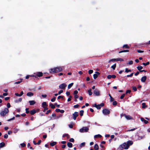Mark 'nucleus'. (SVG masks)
I'll return each mask as SVG.
<instances>
[{"instance_id":"1","label":"nucleus","mask_w":150,"mask_h":150,"mask_svg":"<svg viewBox=\"0 0 150 150\" xmlns=\"http://www.w3.org/2000/svg\"><path fill=\"white\" fill-rule=\"evenodd\" d=\"M62 71V68L60 67H54V68H51L50 69V73L52 74L56 73L59 72L61 71Z\"/></svg>"},{"instance_id":"2","label":"nucleus","mask_w":150,"mask_h":150,"mask_svg":"<svg viewBox=\"0 0 150 150\" xmlns=\"http://www.w3.org/2000/svg\"><path fill=\"white\" fill-rule=\"evenodd\" d=\"M9 112V110L7 108H5L4 110L1 111L0 112V114L2 116H4L6 115V114L8 113Z\"/></svg>"},{"instance_id":"3","label":"nucleus","mask_w":150,"mask_h":150,"mask_svg":"<svg viewBox=\"0 0 150 150\" xmlns=\"http://www.w3.org/2000/svg\"><path fill=\"white\" fill-rule=\"evenodd\" d=\"M89 128L87 127H83L82 128L80 129L79 132L81 133L87 132Z\"/></svg>"},{"instance_id":"4","label":"nucleus","mask_w":150,"mask_h":150,"mask_svg":"<svg viewBox=\"0 0 150 150\" xmlns=\"http://www.w3.org/2000/svg\"><path fill=\"white\" fill-rule=\"evenodd\" d=\"M102 112L105 115H107L110 114V111L109 110L105 108L103 110Z\"/></svg>"},{"instance_id":"5","label":"nucleus","mask_w":150,"mask_h":150,"mask_svg":"<svg viewBox=\"0 0 150 150\" xmlns=\"http://www.w3.org/2000/svg\"><path fill=\"white\" fill-rule=\"evenodd\" d=\"M78 116V112L76 111L74 112V113L72 114V116L73 119L74 120H76V117Z\"/></svg>"},{"instance_id":"6","label":"nucleus","mask_w":150,"mask_h":150,"mask_svg":"<svg viewBox=\"0 0 150 150\" xmlns=\"http://www.w3.org/2000/svg\"><path fill=\"white\" fill-rule=\"evenodd\" d=\"M133 144V142L132 141L129 140L127 141V143H126L127 144V147H126L127 149H128L129 146L132 145Z\"/></svg>"},{"instance_id":"7","label":"nucleus","mask_w":150,"mask_h":150,"mask_svg":"<svg viewBox=\"0 0 150 150\" xmlns=\"http://www.w3.org/2000/svg\"><path fill=\"white\" fill-rule=\"evenodd\" d=\"M67 86V85L65 83H63L60 84L59 86V88L62 89H65Z\"/></svg>"},{"instance_id":"8","label":"nucleus","mask_w":150,"mask_h":150,"mask_svg":"<svg viewBox=\"0 0 150 150\" xmlns=\"http://www.w3.org/2000/svg\"><path fill=\"white\" fill-rule=\"evenodd\" d=\"M43 74V73L42 72H37L35 75L36 78H37L38 77H40L42 76Z\"/></svg>"},{"instance_id":"9","label":"nucleus","mask_w":150,"mask_h":150,"mask_svg":"<svg viewBox=\"0 0 150 150\" xmlns=\"http://www.w3.org/2000/svg\"><path fill=\"white\" fill-rule=\"evenodd\" d=\"M93 93L96 96H99L100 95V91L97 89H96Z\"/></svg>"},{"instance_id":"10","label":"nucleus","mask_w":150,"mask_h":150,"mask_svg":"<svg viewBox=\"0 0 150 150\" xmlns=\"http://www.w3.org/2000/svg\"><path fill=\"white\" fill-rule=\"evenodd\" d=\"M127 144L126 143H123L122 144L120 145V146L121 147V148L122 149H127L126 147H127Z\"/></svg>"},{"instance_id":"11","label":"nucleus","mask_w":150,"mask_h":150,"mask_svg":"<svg viewBox=\"0 0 150 150\" xmlns=\"http://www.w3.org/2000/svg\"><path fill=\"white\" fill-rule=\"evenodd\" d=\"M104 106V103H101L100 105H97L96 108L97 109H100L101 108V107Z\"/></svg>"},{"instance_id":"12","label":"nucleus","mask_w":150,"mask_h":150,"mask_svg":"<svg viewBox=\"0 0 150 150\" xmlns=\"http://www.w3.org/2000/svg\"><path fill=\"white\" fill-rule=\"evenodd\" d=\"M96 74H94L93 75V78L94 79H96L98 76V75L100 74V73L98 71H96Z\"/></svg>"},{"instance_id":"13","label":"nucleus","mask_w":150,"mask_h":150,"mask_svg":"<svg viewBox=\"0 0 150 150\" xmlns=\"http://www.w3.org/2000/svg\"><path fill=\"white\" fill-rule=\"evenodd\" d=\"M37 112V110L35 109H33L30 111V113L31 115H33L35 113Z\"/></svg>"},{"instance_id":"14","label":"nucleus","mask_w":150,"mask_h":150,"mask_svg":"<svg viewBox=\"0 0 150 150\" xmlns=\"http://www.w3.org/2000/svg\"><path fill=\"white\" fill-rule=\"evenodd\" d=\"M146 76H144L141 78V81L142 82H144L146 80Z\"/></svg>"},{"instance_id":"15","label":"nucleus","mask_w":150,"mask_h":150,"mask_svg":"<svg viewBox=\"0 0 150 150\" xmlns=\"http://www.w3.org/2000/svg\"><path fill=\"white\" fill-rule=\"evenodd\" d=\"M122 48H123L124 49H129L130 47L128 45L125 44L124 45Z\"/></svg>"},{"instance_id":"16","label":"nucleus","mask_w":150,"mask_h":150,"mask_svg":"<svg viewBox=\"0 0 150 150\" xmlns=\"http://www.w3.org/2000/svg\"><path fill=\"white\" fill-rule=\"evenodd\" d=\"M125 117L127 120H132L133 119V117L129 115H126Z\"/></svg>"},{"instance_id":"17","label":"nucleus","mask_w":150,"mask_h":150,"mask_svg":"<svg viewBox=\"0 0 150 150\" xmlns=\"http://www.w3.org/2000/svg\"><path fill=\"white\" fill-rule=\"evenodd\" d=\"M29 103L30 105H34L36 103L33 100H30L29 101Z\"/></svg>"},{"instance_id":"18","label":"nucleus","mask_w":150,"mask_h":150,"mask_svg":"<svg viewBox=\"0 0 150 150\" xmlns=\"http://www.w3.org/2000/svg\"><path fill=\"white\" fill-rule=\"evenodd\" d=\"M34 94L31 92H29L27 93V96L29 97H31L33 96Z\"/></svg>"},{"instance_id":"19","label":"nucleus","mask_w":150,"mask_h":150,"mask_svg":"<svg viewBox=\"0 0 150 150\" xmlns=\"http://www.w3.org/2000/svg\"><path fill=\"white\" fill-rule=\"evenodd\" d=\"M48 105L47 104V103L45 102H43L42 103V106L43 108L47 107Z\"/></svg>"},{"instance_id":"20","label":"nucleus","mask_w":150,"mask_h":150,"mask_svg":"<svg viewBox=\"0 0 150 150\" xmlns=\"http://www.w3.org/2000/svg\"><path fill=\"white\" fill-rule=\"evenodd\" d=\"M57 144V142H51L50 143V145L52 146H53Z\"/></svg>"},{"instance_id":"21","label":"nucleus","mask_w":150,"mask_h":150,"mask_svg":"<svg viewBox=\"0 0 150 150\" xmlns=\"http://www.w3.org/2000/svg\"><path fill=\"white\" fill-rule=\"evenodd\" d=\"M67 146L70 148L72 147L73 146L72 144L70 142H68L67 143Z\"/></svg>"},{"instance_id":"22","label":"nucleus","mask_w":150,"mask_h":150,"mask_svg":"<svg viewBox=\"0 0 150 150\" xmlns=\"http://www.w3.org/2000/svg\"><path fill=\"white\" fill-rule=\"evenodd\" d=\"M128 50H124L119 52V53H121L124 52H129Z\"/></svg>"},{"instance_id":"23","label":"nucleus","mask_w":150,"mask_h":150,"mask_svg":"<svg viewBox=\"0 0 150 150\" xmlns=\"http://www.w3.org/2000/svg\"><path fill=\"white\" fill-rule=\"evenodd\" d=\"M94 149L95 150H98L99 147L97 144H96L94 146Z\"/></svg>"},{"instance_id":"24","label":"nucleus","mask_w":150,"mask_h":150,"mask_svg":"<svg viewBox=\"0 0 150 150\" xmlns=\"http://www.w3.org/2000/svg\"><path fill=\"white\" fill-rule=\"evenodd\" d=\"M5 143L4 142L0 143V148H2L5 146Z\"/></svg>"},{"instance_id":"25","label":"nucleus","mask_w":150,"mask_h":150,"mask_svg":"<svg viewBox=\"0 0 150 150\" xmlns=\"http://www.w3.org/2000/svg\"><path fill=\"white\" fill-rule=\"evenodd\" d=\"M91 91L92 90H91V89H90L88 91V94L89 96H91L92 94V93Z\"/></svg>"},{"instance_id":"26","label":"nucleus","mask_w":150,"mask_h":150,"mask_svg":"<svg viewBox=\"0 0 150 150\" xmlns=\"http://www.w3.org/2000/svg\"><path fill=\"white\" fill-rule=\"evenodd\" d=\"M101 137H102V136L101 135L99 134L96 135L94 136V137L95 138H98V137L101 138Z\"/></svg>"},{"instance_id":"27","label":"nucleus","mask_w":150,"mask_h":150,"mask_svg":"<svg viewBox=\"0 0 150 150\" xmlns=\"http://www.w3.org/2000/svg\"><path fill=\"white\" fill-rule=\"evenodd\" d=\"M74 83H72L68 85V88L70 89L73 85Z\"/></svg>"},{"instance_id":"28","label":"nucleus","mask_w":150,"mask_h":150,"mask_svg":"<svg viewBox=\"0 0 150 150\" xmlns=\"http://www.w3.org/2000/svg\"><path fill=\"white\" fill-rule=\"evenodd\" d=\"M50 106L51 107V108L52 109H54L55 108V106L52 103H50Z\"/></svg>"},{"instance_id":"29","label":"nucleus","mask_w":150,"mask_h":150,"mask_svg":"<svg viewBox=\"0 0 150 150\" xmlns=\"http://www.w3.org/2000/svg\"><path fill=\"white\" fill-rule=\"evenodd\" d=\"M137 68L140 71L142 70L141 69L143 68V67L141 66H139L137 67Z\"/></svg>"},{"instance_id":"30","label":"nucleus","mask_w":150,"mask_h":150,"mask_svg":"<svg viewBox=\"0 0 150 150\" xmlns=\"http://www.w3.org/2000/svg\"><path fill=\"white\" fill-rule=\"evenodd\" d=\"M67 137V138H68V139L70 137V136L68 134H64L62 136V137Z\"/></svg>"},{"instance_id":"31","label":"nucleus","mask_w":150,"mask_h":150,"mask_svg":"<svg viewBox=\"0 0 150 150\" xmlns=\"http://www.w3.org/2000/svg\"><path fill=\"white\" fill-rule=\"evenodd\" d=\"M84 113V111L83 110H81L80 111V115L81 116L83 115Z\"/></svg>"},{"instance_id":"32","label":"nucleus","mask_w":150,"mask_h":150,"mask_svg":"<svg viewBox=\"0 0 150 150\" xmlns=\"http://www.w3.org/2000/svg\"><path fill=\"white\" fill-rule=\"evenodd\" d=\"M116 67V64H115L111 67V68H112L113 70H115Z\"/></svg>"},{"instance_id":"33","label":"nucleus","mask_w":150,"mask_h":150,"mask_svg":"<svg viewBox=\"0 0 150 150\" xmlns=\"http://www.w3.org/2000/svg\"><path fill=\"white\" fill-rule=\"evenodd\" d=\"M85 142H83L80 144L79 146L81 147L82 146H85Z\"/></svg>"},{"instance_id":"34","label":"nucleus","mask_w":150,"mask_h":150,"mask_svg":"<svg viewBox=\"0 0 150 150\" xmlns=\"http://www.w3.org/2000/svg\"><path fill=\"white\" fill-rule=\"evenodd\" d=\"M23 79H20V81H18L16 82L15 83V84H18L20 83L21 82H22Z\"/></svg>"},{"instance_id":"35","label":"nucleus","mask_w":150,"mask_h":150,"mask_svg":"<svg viewBox=\"0 0 150 150\" xmlns=\"http://www.w3.org/2000/svg\"><path fill=\"white\" fill-rule=\"evenodd\" d=\"M115 61H116V59H113L110 60L109 61L108 63H110L111 62H113Z\"/></svg>"},{"instance_id":"36","label":"nucleus","mask_w":150,"mask_h":150,"mask_svg":"<svg viewBox=\"0 0 150 150\" xmlns=\"http://www.w3.org/2000/svg\"><path fill=\"white\" fill-rule=\"evenodd\" d=\"M142 108H145L146 107V103H143L142 104Z\"/></svg>"},{"instance_id":"37","label":"nucleus","mask_w":150,"mask_h":150,"mask_svg":"<svg viewBox=\"0 0 150 150\" xmlns=\"http://www.w3.org/2000/svg\"><path fill=\"white\" fill-rule=\"evenodd\" d=\"M142 64L144 66H146L149 65V62H146V63H142Z\"/></svg>"},{"instance_id":"38","label":"nucleus","mask_w":150,"mask_h":150,"mask_svg":"<svg viewBox=\"0 0 150 150\" xmlns=\"http://www.w3.org/2000/svg\"><path fill=\"white\" fill-rule=\"evenodd\" d=\"M116 61H124V59L122 58H117L116 59Z\"/></svg>"},{"instance_id":"39","label":"nucleus","mask_w":150,"mask_h":150,"mask_svg":"<svg viewBox=\"0 0 150 150\" xmlns=\"http://www.w3.org/2000/svg\"><path fill=\"white\" fill-rule=\"evenodd\" d=\"M18 131V129L16 128H14L13 132L14 133H16Z\"/></svg>"},{"instance_id":"40","label":"nucleus","mask_w":150,"mask_h":150,"mask_svg":"<svg viewBox=\"0 0 150 150\" xmlns=\"http://www.w3.org/2000/svg\"><path fill=\"white\" fill-rule=\"evenodd\" d=\"M117 104V102L116 101H113V102L112 103V105H113L114 106H116Z\"/></svg>"},{"instance_id":"41","label":"nucleus","mask_w":150,"mask_h":150,"mask_svg":"<svg viewBox=\"0 0 150 150\" xmlns=\"http://www.w3.org/2000/svg\"><path fill=\"white\" fill-rule=\"evenodd\" d=\"M131 71V69H128L127 68H126L125 69V72L127 73H128Z\"/></svg>"},{"instance_id":"42","label":"nucleus","mask_w":150,"mask_h":150,"mask_svg":"<svg viewBox=\"0 0 150 150\" xmlns=\"http://www.w3.org/2000/svg\"><path fill=\"white\" fill-rule=\"evenodd\" d=\"M57 98L58 99L62 98V99H63L64 98V96H60L58 97Z\"/></svg>"},{"instance_id":"43","label":"nucleus","mask_w":150,"mask_h":150,"mask_svg":"<svg viewBox=\"0 0 150 150\" xmlns=\"http://www.w3.org/2000/svg\"><path fill=\"white\" fill-rule=\"evenodd\" d=\"M56 100V97H53V98L51 99V100L52 102H54Z\"/></svg>"},{"instance_id":"44","label":"nucleus","mask_w":150,"mask_h":150,"mask_svg":"<svg viewBox=\"0 0 150 150\" xmlns=\"http://www.w3.org/2000/svg\"><path fill=\"white\" fill-rule=\"evenodd\" d=\"M132 90L134 91H137V88L135 86H132Z\"/></svg>"},{"instance_id":"45","label":"nucleus","mask_w":150,"mask_h":150,"mask_svg":"<svg viewBox=\"0 0 150 150\" xmlns=\"http://www.w3.org/2000/svg\"><path fill=\"white\" fill-rule=\"evenodd\" d=\"M69 141L70 142H74V140L73 138H71L69 139Z\"/></svg>"},{"instance_id":"46","label":"nucleus","mask_w":150,"mask_h":150,"mask_svg":"<svg viewBox=\"0 0 150 150\" xmlns=\"http://www.w3.org/2000/svg\"><path fill=\"white\" fill-rule=\"evenodd\" d=\"M93 72V71L92 70H89L88 71V73L90 74H92Z\"/></svg>"},{"instance_id":"47","label":"nucleus","mask_w":150,"mask_h":150,"mask_svg":"<svg viewBox=\"0 0 150 150\" xmlns=\"http://www.w3.org/2000/svg\"><path fill=\"white\" fill-rule=\"evenodd\" d=\"M133 74H134L133 73H132L131 74L129 75H127V77H132L133 76Z\"/></svg>"},{"instance_id":"48","label":"nucleus","mask_w":150,"mask_h":150,"mask_svg":"<svg viewBox=\"0 0 150 150\" xmlns=\"http://www.w3.org/2000/svg\"><path fill=\"white\" fill-rule=\"evenodd\" d=\"M22 98H20L18 99V100H16L15 101H16V103H17L18 102H21L22 101Z\"/></svg>"},{"instance_id":"49","label":"nucleus","mask_w":150,"mask_h":150,"mask_svg":"<svg viewBox=\"0 0 150 150\" xmlns=\"http://www.w3.org/2000/svg\"><path fill=\"white\" fill-rule=\"evenodd\" d=\"M29 109V108H26L25 109L26 113H28L30 112V111L28 110Z\"/></svg>"},{"instance_id":"50","label":"nucleus","mask_w":150,"mask_h":150,"mask_svg":"<svg viewBox=\"0 0 150 150\" xmlns=\"http://www.w3.org/2000/svg\"><path fill=\"white\" fill-rule=\"evenodd\" d=\"M44 108V110H43V112H45L46 110H47L48 109V108L47 107H45L43 108Z\"/></svg>"},{"instance_id":"51","label":"nucleus","mask_w":150,"mask_h":150,"mask_svg":"<svg viewBox=\"0 0 150 150\" xmlns=\"http://www.w3.org/2000/svg\"><path fill=\"white\" fill-rule=\"evenodd\" d=\"M125 94H122L121 96L120 97V98L121 99H122L123 98H124V97H125Z\"/></svg>"},{"instance_id":"52","label":"nucleus","mask_w":150,"mask_h":150,"mask_svg":"<svg viewBox=\"0 0 150 150\" xmlns=\"http://www.w3.org/2000/svg\"><path fill=\"white\" fill-rule=\"evenodd\" d=\"M107 78L108 79H110L111 78V75H109L107 76Z\"/></svg>"},{"instance_id":"53","label":"nucleus","mask_w":150,"mask_h":150,"mask_svg":"<svg viewBox=\"0 0 150 150\" xmlns=\"http://www.w3.org/2000/svg\"><path fill=\"white\" fill-rule=\"evenodd\" d=\"M131 92V91L130 90H127L126 91V93L125 94H127L128 93H129Z\"/></svg>"},{"instance_id":"54","label":"nucleus","mask_w":150,"mask_h":150,"mask_svg":"<svg viewBox=\"0 0 150 150\" xmlns=\"http://www.w3.org/2000/svg\"><path fill=\"white\" fill-rule=\"evenodd\" d=\"M55 106L56 105L57 108H59L60 107V105L59 104H57V103H54Z\"/></svg>"},{"instance_id":"55","label":"nucleus","mask_w":150,"mask_h":150,"mask_svg":"<svg viewBox=\"0 0 150 150\" xmlns=\"http://www.w3.org/2000/svg\"><path fill=\"white\" fill-rule=\"evenodd\" d=\"M51 112V110H47L46 112V114H48L49 113Z\"/></svg>"},{"instance_id":"56","label":"nucleus","mask_w":150,"mask_h":150,"mask_svg":"<svg viewBox=\"0 0 150 150\" xmlns=\"http://www.w3.org/2000/svg\"><path fill=\"white\" fill-rule=\"evenodd\" d=\"M137 52L139 53H141L143 52H144V51H142V50H137Z\"/></svg>"},{"instance_id":"57","label":"nucleus","mask_w":150,"mask_h":150,"mask_svg":"<svg viewBox=\"0 0 150 150\" xmlns=\"http://www.w3.org/2000/svg\"><path fill=\"white\" fill-rule=\"evenodd\" d=\"M8 135L7 134H5L4 136V137L5 138V139H7L8 138Z\"/></svg>"},{"instance_id":"58","label":"nucleus","mask_w":150,"mask_h":150,"mask_svg":"<svg viewBox=\"0 0 150 150\" xmlns=\"http://www.w3.org/2000/svg\"><path fill=\"white\" fill-rule=\"evenodd\" d=\"M7 106L8 108H9L11 107V105L9 103H7Z\"/></svg>"},{"instance_id":"59","label":"nucleus","mask_w":150,"mask_h":150,"mask_svg":"<svg viewBox=\"0 0 150 150\" xmlns=\"http://www.w3.org/2000/svg\"><path fill=\"white\" fill-rule=\"evenodd\" d=\"M21 145L22 147H24L25 146V144L24 143L21 144Z\"/></svg>"},{"instance_id":"60","label":"nucleus","mask_w":150,"mask_h":150,"mask_svg":"<svg viewBox=\"0 0 150 150\" xmlns=\"http://www.w3.org/2000/svg\"><path fill=\"white\" fill-rule=\"evenodd\" d=\"M133 62L132 60L129 61L128 62V64H129V65H132L133 64Z\"/></svg>"},{"instance_id":"61","label":"nucleus","mask_w":150,"mask_h":150,"mask_svg":"<svg viewBox=\"0 0 150 150\" xmlns=\"http://www.w3.org/2000/svg\"><path fill=\"white\" fill-rule=\"evenodd\" d=\"M15 117H12V118L10 119H8L7 120V121H10L11 120H13L15 119Z\"/></svg>"},{"instance_id":"62","label":"nucleus","mask_w":150,"mask_h":150,"mask_svg":"<svg viewBox=\"0 0 150 150\" xmlns=\"http://www.w3.org/2000/svg\"><path fill=\"white\" fill-rule=\"evenodd\" d=\"M79 105L78 104L74 106V107L75 108H77L79 107Z\"/></svg>"},{"instance_id":"63","label":"nucleus","mask_w":150,"mask_h":150,"mask_svg":"<svg viewBox=\"0 0 150 150\" xmlns=\"http://www.w3.org/2000/svg\"><path fill=\"white\" fill-rule=\"evenodd\" d=\"M63 92V91L62 90H60L58 92V95H60L61 93Z\"/></svg>"},{"instance_id":"64","label":"nucleus","mask_w":150,"mask_h":150,"mask_svg":"<svg viewBox=\"0 0 150 150\" xmlns=\"http://www.w3.org/2000/svg\"><path fill=\"white\" fill-rule=\"evenodd\" d=\"M78 93V91L77 90H75L74 91V93L75 95H76Z\"/></svg>"}]
</instances>
